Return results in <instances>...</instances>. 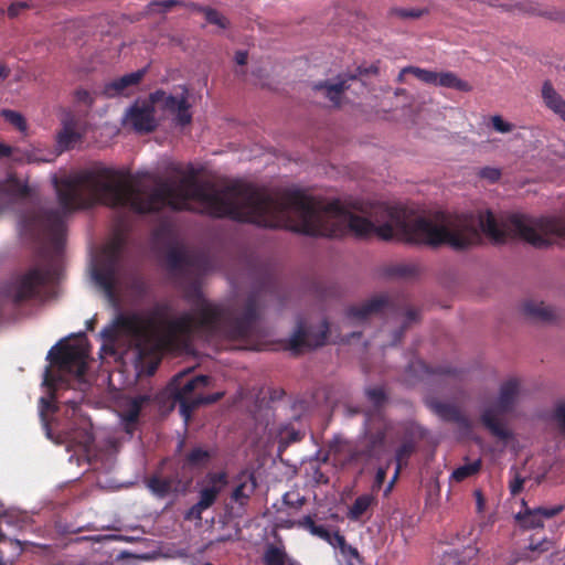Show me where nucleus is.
<instances>
[{
    "label": "nucleus",
    "instance_id": "1",
    "mask_svg": "<svg viewBox=\"0 0 565 565\" xmlns=\"http://www.w3.org/2000/svg\"><path fill=\"white\" fill-rule=\"evenodd\" d=\"M212 217L266 228L285 227L315 237L374 235L430 248L447 245L455 250L480 243L481 233L494 244L518 237L536 248L565 246V221L559 217L512 214L499 223L490 210L478 214L439 212L427 217L387 203L373 204L366 215H359L338 200H318L297 188L269 191L242 180L223 186L212 183Z\"/></svg>",
    "mask_w": 565,
    "mask_h": 565
},
{
    "label": "nucleus",
    "instance_id": "2",
    "mask_svg": "<svg viewBox=\"0 0 565 565\" xmlns=\"http://www.w3.org/2000/svg\"><path fill=\"white\" fill-rule=\"evenodd\" d=\"M275 294V284L267 277L259 288H254L246 299L243 311L234 306L225 307L205 299L199 287L185 296L192 310L169 318L171 306L157 302L142 313H118L111 323L104 327L100 337L113 343L121 329L135 342L141 356L162 345L170 347L180 340L189 339L194 333L207 339L224 338L243 340L253 335L256 322L267 296Z\"/></svg>",
    "mask_w": 565,
    "mask_h": 565
},
{
    "label": "nucleus",
    "instance_id": "3",
    "mask_svg": "<svg viewBox=\"0 0 565 565\" xmlns=\"http://www.w3.org/2000/svg\"><path fill=\"white\" fill-rule=\"evenodd\" d=\"M190 370L175 374L166 387L167 395L179 404L180 414L186 423L192 412L201 405L216 403L224 396V392L203 395V390L210 384V376L195 375L189 377Z\"/></svg>",
    "mask_w": 565,
    "mask_h": 565
},
{
    "label": "nucleus",
    "instance_id": "4",
    "mask_svg": "<svg viewBox=\"0 0 565 565\" xmlns=\"http://www.w3.org/2000/svg\"><path fill=\"white\" fill-rule=\"evenodd\" d=\"M56 274L51 263L30 268L22 275L14 277L4 288L3 295L13 303H22L41 296L43 288Z\"/></svg>",
    "mask_w": 565,
    "mask_h": 565
},
{
    "label": "nucleus",
    "instance_id": "5",
    "mask_svg": "<svg viewBox=\"0 0 565 565\" xmlns=\"http://www.w3.org/2000/svg\"><path fill=\"white\" fill-rule=\"evenodd\" d=\"M519 394V380L514 377L509 379L501 384L497 402L483 411L481 420L492 435L501 439L509 437L508 430L502 426L498 417L513 411Z\"/></svg>",
    "mask_w": 565,
    "mask_h": 565
},
{
    "label": "nucleus",
    "instance_id": "6",
    "mask_svg": "<svg viewBox=\"0 0 565 565\" xmlns=\"http://www.w3.org/2000/svg\"><path fill=\"white\" fill-rule=\"evenodd\" d=\"M122 242L115 239L105 249V258L99 268L95 269L93 277L96 284L103 289L107 300L113 305L117 303L116 288L119 282Z\"/></svg>",
    "mask_w": 565,
    "mask_h": 565
},
{
    "label": "nucleus",
    "instance_id": "7",
    "mask_svg": "<svg viewBox=\"0 0 565 565\" xmlns=\"http://www.w3.org/2000/svg\"><path fill=\"white\" fill-rule=\"evenodd\" d=\"M170 273L180 276L199 277L210 269L209 259L201 254L172 248L166 256Z\"/></svg>",
    "mask_w": 565,
    "mask_h": 565
},
{
    "label": "nucleus",
    "instance_id": "8",
    "mask_svg": "<svg viewBox=\"0 0 565 565\" xmlns=\"http://www.w3.org/2000/svg\"><path fill=\"white\" fill-rule=\"evenodd\" d=\"M181 89L182 93L179 97L157 89L150 94V98L154 105L160 104L164 110L174 115L175 125L184 127L191 124L192 114L190 113L189 89L186 86H181Z\"/></svg>",
    "mask_w": 565,
    "mask_h": 565
},
{
    "label": "nucleus",
    "instance_id": "9",
    "mask_svg": "<svg viewBox=\"0 0 565 565\" xmlns=\"http://www.w3.org/2000/svg\"><path fill=\"white\" fill-rule=\"evenodd\" d=\"M403 73H411L418 81L445 88H452L458 92L468 93L472 90V86L465 79L458 77V75L454 72H435L426 68H420L417 66H405L403 68Z\"/></svg>",
    "mask_w": 565,
    "mask_h": 565
},
{
    "label": "nucleus",
    "instance_id": "10",
    "mask_svg": "<svg viewBox=\"0 0 565 565\" xmlns=\"http://www.w3.org/2000/svg\"><path fill=\"white\" fill-rule=\"evenodd\" d=\"M60 342L53 345L46 355L52 363L57 364L63 370L73 371L77 375H83L86 370V350L82 345L65 344L58 352H54Z\"/></svg>",
    "mask_w": 565,
    "mask_h": 565
},
{
    "label": "nucleus",
    "instance_id": "11",
    "mask_svg": "<svg viewBox=\"0 0 565 565\" xmlns=\"http://www.w3.org/2000/svg\"><path fill=\"white\" fill-rule=\"evenodd\" d=\"M329 332V323L323 320L318 330L312 328L306 329L300 323L295 332L290 335L288 349L292 353H300L305 350H313L324 345Z\"/></svg>",
    "mask_w": 565,
    "mask_h": 565
},
{
    "label": "nucleus",
    "instance_id": "12",
    "mask_svg": "<svg viewBox=\"0 0 565 565\" xmlns=\"http://www.w3.org/2000/svg\"><path fill=\"white\" fill-rule=\"evenodd\" d=\"M124 121L139 134L153 131L157 126L154 104L149 97L146 100H136L127 110Z\"/></svg>",
    "mask_w": 565,
    "mask_h": 565
},
{
    "label": "nucleus",
    "instance_id": "13",
    "mask_svg": "<svg viewBox=\"0 0 565 565\" xmlns=\"http://www.w3.org/2000/svg\"><path fill=\"white\" fill-rule=\"evenodd\" d=\"M563 510V504L530 508L527 507L524 499H522V510L515 514V521L522 529L525 530L543 527L544 520L552 519Z\"/></svg>",
    "mask_w": 565,
    "mask_h": 565
},
{
    "label": "nucleus",
    "instance_id": "14",
    "mask_svg": "<svg viewBox=\"0 0 565 565\" xmlns=\"http://www.w3.org/2000/svg\"><path fill=\"white\" fill-rule=\"evenodd\" d=\"M392 307L391 299L386 294L375 295L361 305L348 308L347 316L353 320H365L371 315L382 313Z\"/></svg>",
    "mask_w": 565,
    "mask_h": 565
},
{
    "label": "nucleus",
    "instance_id": "15",
    "mask_svg": "<svg viewBox=\"0 0 565 565\" xmlns=\"http://www.w3.org/2000/svg\"><path fill=\"white\" fill-rule=\"evenodd\" d=\"M356 75H339L334 82L324 81L315 83L312 88L327 98L334 107H339L343 93L350 87L348 82Z\"/></svg>",
    "mask_w": 565,
    "mask_h": 565
},
{
    "label": "nucleus",
    "instance_id": "16",
    "mask_svg": "<svg viewBox=\"0 0 565 565\" xmlns=\"http://www.w3.org/2000/svg\"><path fill=\"white\" fill-rule=\"evenodd\" d=\"M62 129L56 136V147L60 152L72 149L81 140V134L76 131V121L73 115L67 114L62 120Z\"/></svg>",
    "mask_w": 565,
    "mask_h": 565
},
{
    "label": "nucleus",
    "instance_id": "17",
    "mask_svg": "<svg viewBox=\"0 0 565 565\" xmlns=\"http://www.w3.org/2000/svg\"><path fill=\"white\" fill-rule=\"evenodd\" d=\"M145 74L146 68H141L109 82L104 87L105 96L113 98L124 94L128 87L137 85L143 78Z\"/></svg>",
    "mask_w": 565,
    "mask_h": 565
},
{
    "label": "nucleus",
    "instance_id": "18",
    "mask_svg": "<svg viewBox=\"0 0 565 565\" xmlns=\"http://www.w3.org/2000/svg\"><path fill=\"white\" fill-rule=\"evenodd\" d=\"M541 96L545 107L565 122V99L550 81L542 84Z\"/></svg>",
    "mask_w": 565,
    "mask_h": 565
},
{
    "label": "nucleus",
    "instance_id": "19",
    "mask_svg": "<svg viewBox=\"0 0 565 565\" xmlns=\"http://www.w3.org/2000/svg\"><path fill=\"white\" fill-rule=\"evenodd\" d=\"M522 310L527 318L537 322H552L557 317L555 310L543 301L527 300Z\"/></svg>",
    "mask_w": 565,
    "mask_h": 565
},
{
    "label": "nucleus",
    "instance_id": "20",
    "mask_svg": "<svg viewBox=\"0 0 565 565\" xmlns=\"http://www.w3.org/2000/svg\"><path fill=\"white\" fill-rule=\"evenodd\" d=\"M416 444L413 439L404 440L395 450L396 468L392 480L387 483L383 494H388L392 491L393 483L397 478L401 469L406 467L408 459L415 452Z\"/></svg>",
    "mask_w": 565,
    "mask_h": 565
},
{
    "label": "nucleus",
    "instance_id": "21",
    "mask_svg": "<svg viewBox=\"0 0 565 565\" xmlns=\"http://www.w3.org/2000/svg\"><path fill=\"white\" fill-rule=\"evenodd\" d=\"M429 407L446 422L458 423L462 426H468V419L461 414L460 409L450 403L440 401H430Z\"/></svg>",
    "mask_w": 565,
    "mask_h": 565
},
{
    "label": "nucleus",
    "instance_id": "22",
    "mask_svg": "<svg viewBox=\"0 0 565 565\" xmlns=\"http://www.w3.org/2000/svg\"><path fill=\"white\" fill-rule=\"evenodd\" d=\"M147 399L148 398L142 395L134 397L120 413V418L127 433L132 431L135 424L138 422L142 405Z\"/></svg>",
    "mask_w": 565,
    "mask_h": 565
},
{
    "label": "nucleus",
    "instance_id": "23",
    "mask_svg": "<svg viewBox=\"0 0 565 565\" xmlns=\"http://www.w3.org/2000/svg\"><path fill=\"white\" fill-rule=\"evenodd\" d=\"M257 488V477L253 470H242L233 480L232 493L234 495L250 494Z\"/></svg>",
    "mask_w": 565,
    "mask_h": 565
},
{
    "label": "nucleus",
    "instance_id": "24",
    "mask_svg": "<svg viewBox=\"0 0 565 565\" xmlns=\"http://www.w3.org/2000/svg\"><path fill=\"white\" fill-rule=\"evenodd\" d=\"M227 483L228 479L225 472H210L203 479L199 494H220L226 489Z\"/></svg>",
    "mask_w": 565,
    "mask_h": 565
},
{
    "label": "nucleus",
    "instance_id": "25",
    "mask_svg": "<svg viewBox=\"0 0 565 565\" xmlns=\"http://www.w3.org/2000/svg\"><path fill=\"white\" fill-rule=\"evenodd\" d=\"M192 9L199 12L204 13L205 20L211 23L217 25L220 29H227L230 26V21L222 13H220L216 9L211 7H202L196 3H192Z\"/></svg>",
    "mask_w": 565,
    "mask_h": 565
},
{
    "label": "nucleus",
    "instance_id": "26",
    "mask_svg": "<svg viewBox=\"0 0 565 565\" xmlns=\"http://www.w3.org/2000/svg\"><path fill=\"white\" fill-rule=\"evenodd\" d=\"M420 271V267L415 263H402L396 264L387 268L386 274L388 276L398 278H412L416 277Z\"/></svg>",
    "mask_w": 565,
    "mask_h": 565
},
{
    "label": "nucleus",
    "instance_id": "27",
    "mask_svg": "<svg viewBox=\"0 0 565 565\" xmlns=\"http://www.w3.org/2000/svg\"><path fill=\"white\" fill-rule=\"evenodd\" d=\"M315 515H306L299 522L300 525L309 531L312 535L323 540L324 542H331V532L323 525L317 524Z\"/></svg>",
    "mask_w": 565,
    "mask_h": 565
},
{
    "label": "nucleus",
    "instance_id": "28",
    "mask_svg": "<svg viewBox=\"0 0 565 565\" xmlns=\"http://www.w3.org/2000/svg\"><path fill=\"white\" fill-rule=\"evenodd\" d=\"M406 372L415 375L418 379H422L425 375H431V374H437V373L438 374H446V373L448 374V373H450V370H448V369L447 370H444V369L431 370L430 367H428L425 364L424 361L415 360V361H412L407 365Z\"/></svg>",
    "mask_w": 565,
    "mask_h": 565
},
{
    "label": "nucleus",
    "instance_id": "29",
    "mask_svg": "<svg viewBox=\"0 0 565 565\" xmlns=\"http://www.w3.org/2000/svg\"><path fill=\"white\" fill-rule=\"evenodd\" d=\"M385 441V433L384 431H376L375 434H372L366 439V448L363 451V454L366 457H377L381 454V450L384 446Z\"/></svg>",
    "mask_w": 565,
    "mask_h": 565
},
{
    "label": "nucleus",
    "instance_id": "30",
    "mask_svg": "<svg viewBox=\"0 0 565 565\" xmlns=\"http://www.w3.org/2000/svg\"><path fill=\"white\" fill-rule=\"evenodd\" d=\"M480 466H481L480 459H476L473 461L466 462L452 471L451 479L460 482V481L467 479L468 477H471L475 473H477L480 469Z\"/></svg>",
    "mask_w": 565,
    "mask_h": 565
},
{
    "label": "nucleus",
    "instance_id": "31",
    "mask_svg": "<svg viewBox=\"0 0 565 565\" xmlns=\"http://www.w3.org/2000/svg\"><path fill=\"white\" fill-rule=\"evenodd\" d=\"M301 434L292 427H284L279 430L278 455H280L290 444L299 441Z\"/></svg>",
    "mask_w": 565,
    "mask_h": 565
},
{
    "label": "nucleus",
    "instance_id": "32",
    "mask_svg": "<svg viewBox=\"0 0 565 565\" xmlns=\"http://www.w3.org/2000/svg\"><path fill=\"white\" fill-rule=\"evenodd\" d=\"M265 565H285L288 564L287 554L280 547L269 545L264 554Z\"/></svg>",
    "mask_w": 565,
    "mask_h": 565
},
{
    "label": "nucleus",
    "instance_id": "33",
    "mask_svg": "<svg viewBox=\"0 0 565 565\" xmlns=\"http://www.w3.org/2000/svg\"><path fill=\"white\" fill-rule=\"evenodd\" d=\"M374 497H356L355 502L348 513V518L352 521L359 520L373 503Z\"/></svg>",
    "mask_w": 565,
    "mask_h": 565
},
{
    "label": "nucleus",
    "instance_id": "34",
    "mask_svg": "<svg viewBox=\"0 0 565 565\" xmlns=\"http://www.w3.org/2000/svg\"><path fill=\"white\" fill-rule=\"evenodd\" d=\"M192 2L188 3L182 0H161V1H152L148 4V10L150 12H161L164 13L169 11L172 7H184L192 9Z\"/></svg>",
    "mask_w": 565,
    "mask_h": 565
},
{
    "label": "nucleus",
    "instance_id": "35",
    "mask_svg": "<svg viewBox=\"0 0 565 565\" xmlns=\"http://www.w3.org/2000/svg\"><path fill=\"white\" fill-rule=\"evenodd\" d=\"M201 500L193 505L186 513L188 520H201L202 519V512L214 504L217 497H200Z\"/></svg>",
    "mask_w": 565,
    "mask_h": 565
},
{
    "label": "nucleus",
    "instance_id": "36",
    "mask_svg": "<svg viewBox=\"0 0 565 565\" xmlns=\"http://www.w3.org/2000/svg\"><path fill=\"white\" fill-rule=\"evenodd\" d=\"M364 393L367 401L375 407H381L387 401L383 386H369L364 390Z\"/></svg>",
    "mask_w": 565,
    "mask_h": 565
},
{
    "label": "nucleus",
    "instance_id": "37",
    "mask_svg": "<svg viewBox=\"0 0 565 565\" xmlns=\"http://www.w3.org/2000/svg\"><path fill=\"white\" fill-rule=\"evenodd\" d=\"M210 459V452L201 447L193 448L186 455V463L192 467H200Z\"/></svg>",
    "mask_w": 565,
    "mask_h": 565
},
{
    "label": "nucleus",
    "instance_id": "38",
    "mask_svg": "<svg viewBox=\"0 0 565 565\" xmlns=\"http://www.w3.org/2000/svg\"><path fill=\"white\" fill-rule=\"evenodd\" d=\"M230 502H225L226 515L230 518H237L241 515L243 505L246 504L249 497H228Z\"/></svg>",
    "mask_w": 565,
    "mask_h": 565
},
{
    "label": "nucleus",
    "instance_id": "39",
    "mask_svg": "<svg viewBox=\"0 0 565 565\" xmlns=\"http://www.w3.org/2000/svg\"><path fill=\"white\" fill-rule=\"evenodd\" d=\"M1 115L8 122L13 125L18 130H20V131L26 130V128H28L26 121L20 113L15 111V110H11V109H3L1 111Z\"/></svg>",
    "mask_w": 565,
    "mask_h": 565
},
{
    "label": "nucleus",
    "instance_id": "40",
    "mask_svg": "<svg viewBox=\"0 0 565 565\" xmlns=\"http://www.w3.org/2000/svg\"><path fill=\"white\" fill-rule=\"evenodd\" d=\"M306 470H307V475L309 477V482L315 483V484L328 482V478H326L323 472L319 469L317 462H310L309 467Z\"/></svg>",
    "mask_w": 565,
    "mask_h": 565
},
{
    "label": "nucleus",
    "instance_id": "41",
    "mask_svg": "<svg viewBox=\"0 0 565 565\" xmlns=\"http://www.w3.org/2000/svg\"><path fill=\"white\" fill-rule=\"evenodd\" d=\"M501 170L494 167H483L479 170L478 175L482 179L488 180L491 183H494L501 178Z\"/></svg>",
    "mask_w": 565,
    "mask_h": 565
},
{
    "label": "nucleus",
    "instance_id": "42",
    "mask_svg": "<svg viewBox=\"0 0 565 565\" xmlns=\"http://www.w3.org/2000/svg\"><path fill=\"white\" fill-rule=\"evenodd\" d=\"M419 312L416 309H408L405 313V322L403 323V327L395 333V342L399 341L403 337L405 328H407L412 322H415L418 320Z\"/></svg>",
    "mask_w": 565,
    "mask_h": 565
},
{
    "label": "nucleus",
    "instance_id": "43",
    "mask_svg": "<svg viewBox=\"0 0 565 565\" xmlns=\"http://www.w3.org/2000/svg\"><path fill=\"white\" fill-rule=\"evenodd\" d=\"M390 13L393 15H397L402 19H417L423 15L424 11L418 9L394 8L391 10Z\"/></svg>",
    "mask_w": 565,
    "mask_h": 565
},
{
    "label": "nucleus",
    "instance_id": "44",
    "mask_svg": "<svg viewBox=\"0 0 565 565\" xmlns=\"http://www.w3.org/2000/svg\"><path fill=\"white\" fill-rule=\"evenodd\" d=\"M74 97L77 103L84 104L87 107H92L95 103L94 95L84 88L76 89Z\"/></svg>",
    "mask_w": 565,
    "mask_h": 565
},
{
    "label": "nucleus",
    "instance_id": "45",
    "mask_svg": "<svg viewBox=\"0 0 565 565\" xmlns=\"http://www.w3.org/2000/svg\"><path fill=\"white\" fill-rule=\"evenodd\" d=\"M492 127L495 131L501 134H508L512 131L513 125L504 121L500 115H494L491 117Z\"/></svg>",
    "mask_w": 565,
    "mask_h": 565
},
{
    "label": "nucleus",
    "instance_id": "46",
    "mask_svg": "<svg viewBox=\"0 0 565 565\" xmlns=\"http://www.w3.org/2000/svg\"><path fill=\"white\" fill-rule=\"evenodd\" d=\"M551 547V542L546 540L545 537L540 540H534V537H531L527 548L531 552H547Z\"/></svg>",
    "mask_w": 565,
    "mask_h": 565
},
{
    "label": "nucleus",
    "instance_id": "47",
    "mask_svg": "<svg viewBox=\"0 0 565 565\" xmlns=\"http://www.w3.org/2000/svg\"><path fill=\"white\" fill-rule=\"evenodd\" d=\"M553 417L559 429L565 433V403H559L556 405Z\"/></svg>",
    "mask_w": 565,
    "mask_h": 565
},
{
    "label": "nucleus",
    "instance_id": "48",
    "mask_svg": "<svg viewBox=\"0 0 565 565\" xmlns=\"http://www.w3.org/2000/svg\"><path fill=\"white\" fill-rule=\"evenodd\" d=\"M132 532H137L138 534L137 535L108 534V541L116 540V541H124V542L131 543V542L138 541L141 537V535L143 534V532L137 527L132 529Z\"/></svg>",
    "mask_w": 565,
    "mask_h": 565
},
{
    "label": "nucleus",
    "instance_id": "49",
    "mask_svg": "<svg viewBox=\"0 0 565 565\" xmlns=\"http://www.w3.org/2000/svg\"><path fill=\"white\" fill-rule=\"evenodd\" d=\"M29 4L26 2L20 1V2H13L8 8V15L11 19L17 18L23 10L28 9Z\"/></svg>",
    "mask_w": 565,
    "mask_h": 565
},
{
    "label": "nucleus",
    "instance_id": "50",
    "mask_svg": "<svg viewBox=\"0 0 565 565\" xmlns=\"http://www.w3.org/2000/svg\"><path fill=\"white\" fill-rule=\"evenodd\" d=\"M333 547H338L339 550L347 543L344 535L340 534L339 531H334L331 534V542H327Z\"/></svg>",
    "mask_w": 565,
    "mask_h": 565
},
{
    "label": "nucleus",
    "instance_id": "51",
    "mask_svg": "<svg viewBox=\"0 0 565 565\" xmlns=\"http://www.w3.org/2000/svg\"><path fill=\"white\" fill-rule=\"evenodd\" d=\"M521 10L525 11V12H529V13H532V14H537V15H547V12L546 11H541V10H537L535 8V4L532 3V2H527V3H523L521 4L520 7Z\"/></svg>",
    "mask_w": 565,
    "mask_h": 565
},
{
    "label": "nucleus",
    "instance_id": "52",
    "mask_svg": "<svg viewBox=\"0 0 565 565\" xmlns=\"http://www.w3.org/2000/svg\"><path fill=\"white\" fill-rule=\"evenodd\" d=\"M340 552L344 556H350L353 558H359V552L355 547L351 546L350 544L345 543L341 548Z\"/></svg>",
    "mask_w": 565,
    "mask_h": 565
},
{
    "label": "nucleus",
    "instance_id": "53",
    "mask_svg": "<svg viewBox=\"0 0 565 565\" xmlns=\"http://www.w3.org/2000/svg\"><path fill=\"white\" fill-rule=\"evenodd\" d=\"M130 288H131L134 291L138 292V294H142V292H145V290H146L145 282H143V281H142V279H140L139 277H134V278L131 279V286H130Z\"/></svg>",
    "mask_w": 565,
    "mask_h": 565
},
{
    "label": "nucleus",
    "instance_id": "54",
    "mask_svg": "<svg viewBox=\"0 0 565 565\" xmlns=\"http://www.w3.org/2000/svg\"><path fill=\"white\" fill-rule=\"evenodd\" d=\"M523 482H524V480H523V479H521V478H514V480H512V481L510 482V492H511V494H516V493H519V492L522 490Z\"/></svg>",
    "mask_w": 565,
    "mask_h": 565
},
{
    "label": "nucleus",
    "instance_id": "55",
    "mask_svg": "<svg viewBox=\"0 0 565 565\" xmlns=\"http://www.w3.org/2000/svg\"><path fill=\"white\" fill-rule=\"evenodd\" d=\"M386 478V471L382 468L377 469L374 480V488L377 487L381 488L382 483L384 482Z\"/></svg>",
    "mask_w": 565,
    "mask_h": 565
},
{
    "label": "nucleus",
    "instance_id": "56",
    "mask_svg": "<svg viewBox=\"0 0 565 565\" xmlns=\"http://www.w3.org/2000/svg\"><path fill=\"white\" fill-rule=\"evenodd\" d=\"M43 385L45 386H53L54 385V379L51 375V369L50 366H46L43 373Z\"/></svg>",
    "mask_w": 565,
    "mask_h": 565
},
{
    "label": "nucleus",
    "instance_id": "57",
    "mask_svg": "<svg viewBox=\"0 0 565 565\" xmlns=\"http://www.w3.org/2000/svg\"><path fill=\"white\" fill-rule=\"evenodd\" d=\"M247 57H248L247 51H237L235 53V62L238 65H245L247 63Z\"/></svg>",
    "mask_w": 565,
    "mask_h": 565
},
{
    "label": "nucleus",
    "instance_id": "58",
    "mask_svg": "<svg viewBox=\"0 0 565 565\" xmlns=\"http://www.w3.org/2000/svg\"><path fill=\"white\" fill-rule=\"evenodd\" d=\"M149 488L153 491V492H157L158 494H160V492L162 491V484H161V481L157 478H152L150 481H149Z\"/></svg>",
    "mask_w": 565,
    "mask_h": 565
},
{
    "label": "nucleus",
    "instance_id": "59",
    "mask_svg": "<svg viewBox=\"0 0 565 565\" xmlns=\"http://www.w3.org/2000/svg\"><path fill=\"white\" fill-rule=\"evenodd\" d=\"M315 518H316L317 520H319V521H322V520H332V521L338 522V521L342 520V519L339 516V514H338V513H335V512H330V514H329L328 516H327V515H320L319 513H316V514H315Z\"/></svg>",
    "mask_w": 565,
    "mask_h": 565
},
{
    "label": "nucleus",
    "instance_id": "60",
    "mask_svg": "<svg viewBox=\"0 0 565 565\" xmlns=\"http://www.w3.org/2000/svg\"><path fill=\"white\" fill-rule=\"evenodd\" d=\"M289 498L290 497L284 495L282 497L284 503H286V504H297L299 507H301V505H303L306 503V497H298L296 502L289 501Z\"/></svg>",
    "mask_w": 565,
    "mask_h": 565
},
{
    "label": "nucleus",
    "instance_id": "61",
    "mask_svg": "<svg viewBox=\"0 0 565 565\" xmlns=\"http://www.w3.org/2000/svg\"><path fill=\"white\" fill-rule=\"evenodd\" d=\"M439 498L440 497H433V495L426 497V508L434 509L435 507H437Z\"/></svg>",
    "mask_w": 565,
    "mask_h": 565
},
{
    "label": "nucleus",
    "instance_id": "62",
    "mask_svg": "<svg viewBox=\"0 0 565 565\" xmlns=\"http://www.w3.org/2000/svg\"><path fill=\"white\" fill-rule=\"evenodd\" d=\"M51 406L50 402L45 397L40 398V413L41 416L44 417V412L49 409Z\"/></svg>",
    "mask_w": 565,
    "mask_h": 565
},
{
    "label": "nucleus",
    "instance_id": "63",
    "mask_svg": "<svg viewBox=\"0 0 565 565\" xmlns=\"http://www.w3.org/2000/svg\"><path fill=\"white\" fill-rule=\"evenodd\" d=\"M12 153L11 147L0 143V157H9Z\"/></svg>",
    "mask_w": 565,
    "mask_h": 565
},
{
    "label": "nucleus",
    "instance_id": "64",
    "mask_svg": "<svg viewBox=\"0 0 565 565\" xmlns=\"http://www.w3.org/2000/svg\"><path fill=\"white\" fill-rule=\"evenodd\" d=\"M9 68L6 65L0 64V81L7 78L9 76Z\"/></svg>",
    "mask_w": 565,
    "mask_h": 565
}]
</instances>
